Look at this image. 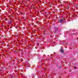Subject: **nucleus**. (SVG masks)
Masks as SVG:
<instances>
[{"mask_svg":"<svg viewBox=\"0 0 78 78\" xmlns=\"http://www.w3.org/2000/svg\"><path fill=\"white\" fill-rule=\"evenodd\" d=\"M63 21H64L63 19H60L59 22H63Z\"/></svg>","mask_w":78,"mask_h":78,"instance_id":"nucleus-1","label":"nucleus"},{"mask_svg":"<svg viewBox=\"0 0 78 78\" xmlns=\"http://www.w3.org/2000/svg\"><path fill=\"white\" fill-rule=\"evenodd\" d=\"M61 52H62L63 53H64V51H63V49H61L60 50Z\"/></svg>","mask_w":78,"mask_h":78,"instance_id":"nucleus-2","label":"nucleus"},{"mask_svg":"<svg viewBox=\"0 0 78 78\" xmlns=\"http://www.w3.org/2000/svg\"><path fill=\"white\" fill-rule=\"evenodd\" d=\"M9 22L10 23H12V20H11Z\"/></svg>","mask_w":78,"mask_h":78,"instance_id":"nucleus-3","label":"nucleus"},{"mask_svg":"<svg viewBox=\"0 0 78 78\" xmlns=\"http://www.w3.org/2000/svg\"><path fill=\"white\" fill-rule=\"evenodd\" d=\"M64 16H62L61 17L62 19H63Z\"/></svg>","mask_w":78,"mask_h":78,"instance_id":"nucleus-4","label":"nucleus"},{"mask_svg":"<svg viewBox=\"0 0 78 78\" xmlns=\"http://www.w3.org/2000/svg\"><path fill=\"white\" fill-rule=\"evenodd\" d=\"M64 16H62L61 17L62 19H63Z\"/></svg>","mask_w":78,"mask_h":78,"instance_id":"nucleus-5","label":"nucleus"},{"mask_svg":"<svg viewBox=\"0 0 78 78\" xmlns=\"http://www.w3.org/2000/svg\"><path fill=\"white\" fill-rule=\"evenodd\" d=\"M8 23L9 24H11V23L9 21V22H8Z\"/></svg>","mask_w":78,"mask_h":78,"instance_id":"nucleus-6","label":"nucleus"},{"mask_svg":"<svg viewBox=\"0 0 78 78\" xmlns=\"http://www.w3.org/2000/svg\"><path fill=\"white\" fill-rule=\"evenodd\" d=\"M74 69H76V67H75Z\"/></svg>","mask_w":78,"mask_h":78,"instance_id":"nucleus-7","label":"nucleus"}]
</instances>
